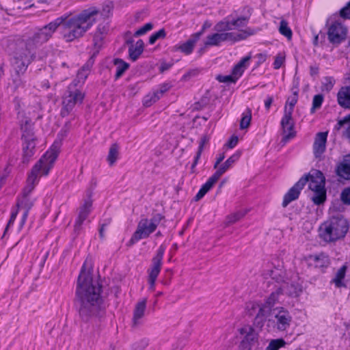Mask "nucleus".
<instances>
[{"label": "nucleus", "instance_id": "1", "mask_svg": "<svg viewBox=\"0 0 350 350\" xmlns=\"http://www.w3.org/2000/svg\"><path fill=\"white\" fill-rule=\"evenodd\" d=\"M87 261L83 265L78 277L76 295L79 302V315L83 321L100 319L105 315L100 297L101 286L92 278L90 269H86Z\"/></svg>", "mask_w": 350, "mask_h": 350}, {"label": "nucleus", "instance_id": "2", "mask_svg": "<svg viewBox=\"0 0 350 350\" xmlns=\"http://www.w3.org/2000/svg\"><path fill=\"white\" fill-rule=\"evenodd\" d=\"M68 128H63L57 134V139L53 142L51 148L39 159L33 165L27 176V186L26 193L30 192L39 181L42 176H47L49 171L53 167L54 163L60 152L62 142L67 136Z\"/></svg>", "mask_w": 350, "mask_h": 350}, {"label": "nucleus", "instance_id": "3", "mask_svg": "<svg viewBox=\"0 0 350 350\" xmlns=\"http://www.w3.org/2000/svg\"><path fill=\"white\" fill-rule=\"evenodd\" d=\"M98 13L96 9L90 8L72 17L64 15L57 18L62 20V36L64 40L70 42L83 37L94 23Z\"/></svg>", "mask_w": 350, "mask_h": 350}, {"label": "nucleus", "instance_id": "4", "mask_svg": "<svg viewBox=\"0 0 350 350\" xmlns=\"http://www.w3.org/2000/svg\"><path fill=\"white\" fill-rule=\"evenodd\" d=\"M349 230V223L342 216L332 217L323 222L319 228L320 237L327 243L343 239Z\"/></svg>", "mask_w": 350, "mask_h": 350}, {"label": "nucleus", "instance_id": "5", "mask_svg": "<svg viewBox=\"0 0 350 350\" xmlns=\"http://www.w3.org/2000/svg\"><path fill=\"white\" fill-rule=\"evenodd\" d=\"M37 46L29 38L16 43L14 52L13 66L17 75L23 74L29 64L35 57Z\"/></svg>", "mask_w": 350, "mask_h": 350}, {"label": "nucleus", "instance_id": "6", "mask_svg": "<svg viewBox=\"0 0 350 350\" xmlns=\"http://www.w3.org/2000/svg\"><path fill=\"white\" fill-rule=\"evenodd\" d=\"M85 96V92L77 88L75 81H72L62 96L61 116H68L76 106L83 103Z\"/></svg>", "mask_w": 350, "mask_h": 350}, {"label": "nucleus", "instance_id": "7", "mask_svg": "<svg viewBox=\"0 0 350 350\" xmlns=\"http://www.w3.org/2000/svg\"><path fill=\"white\" fill-rule=\"evenodd\" d=\"M303 177L308 178V187L314 193L312 198V202L317 205L323 204L326 200L325 178L323 174L314 170Z\"/></svg>", "mask_w": 350, "mask_h": 350}, {"label": "nucleus", "instance_id": "8", "mask_svg": "<svg viewBox=\"0 0 350 350\" xmlns=\"http://www.w3.org/2000/svg\"><path fill=\"white\" fill-rule=\"evenodd\" d=\"M162 219L163 216L160 214L155 215L151 219H142L139 221L137 229L133 234L127 245L130 247L139 240L148 238L150 234L155 231Z\"/></svg>", "mask_w": 350, "mask_h": 350}, {"label": "nucleus", "instance_id": "9", "mask_svg": "<svg viewBox=\"0 0 350 350\" xmlns=\"http://www.w3.org/2000/svg\"><path fill=\"white\" fill-rule=\"evenodd\" d=\"M255 33L254 29L247 28L241 33L235 32H223L217 31L213 34L208 35L204 42L205 46H219L221 42L226 41L237 42L244 40L248 36L254 35Z\"/></svg>", "mask_w": 350, "mask_h": 350}, {"label": "nucleus", "instance_id": "10", "mask_svg": "<svg viewBox=\"0 0 350 350\" xmlns=\"http://www.w3.org/2000/svg\"><path fill=\"white\" fill-rule=\"evenodd\" d=\"M22 137L24 139L23 147V162L28 163L29 159L34 154L36 147V137L33 132L32 126L26 120L25 124L21 123Z\"/></svg>", "mask_w": 350, "mask_h": 350}, {"label": "nucleus", "instance_id": "11", "mask_svg": "<svg viewBox=\"0 0 350 350\" xmlns=\"http://www.w3.org/2000/svg\"><path fill=\"white\" fill-rule=\"evenodd\" d=\"M62 21V19H55L47 25L38 28L29 38L37 47L47 42L61 26Z\"/></svg>", "mask_w": 350, "mask_h": 350}, {"label": "nucleus", "instance_id": "12", "mask_svg": "<svg viewBox=\"0 0 350 350\" xmlns=\"http://www.w3.org/2000/svg\"><path fill=\"white\" fill-rule=\"evenodd\" d=\"M165 250V248L163 245L159 247L157 254L152 259L150 267L147 270L149 289L152 291H154L156 280L161 270Z\"/></svg>", "mask_w": 350, "mask_h": 350}, {"label": "nucleus", "instance_id": "13", "mask_svg": "<svg viewBox=\"0 0 350 350\" xmlns=\"http://www.w3.org/2000/svg\"><path fill=\"white\" fill-rule=\"evenodd\" d=\"M242 340L240 344L241 350H251L258 342V332L250 325H244L239 329Z\"/></svg>", "mask_w": 350, "mask_h": 350}, {"label": "nucleus", "instance_id": "14", "mask_svg": "<svg viewBox=\"0 0 350 350\" xmlns=\"http://www.w3.org/2000/svg\"><path fill=\"white\" fill-rule=\"evenodd\" d=\"M347 28L339 21L332 22L327 29L328 40L332 44H338L345 40Z\"/></svg>", "mask_w": 350, "mask_h": 350}, {"label": "nucleus", "instance_id": "15", "mask_svg": "<svg viewBox=\"0 0 350 350\" xmlns=\"http://www.w3.org/2000/svg\"><path fill=\"white\" fill-rule=\"evenodd\" d=\"M273 315L278 329L284 331L290 327L292 317L286 310L283 308L273 309Z\"/></svg>", "mask_w": 350, "mask_h": 350}, {"label": "nucleus", "instance_id": "16", "mask_svg": "<svg viewBox=\"0 0 350 350\" xmlns=\"http://www.w3.org/2000/svg\"><path fill=\"white\" fill-rule=\"evenodd\" d=\"M146 302L147 299L144 298L135 304L131 322L132 327L137 328L143 324L146 309Z\"/></svg>", "mask_w": 350, "mask_h": 350}, {"label": "nucleus", "instance_id": "17", "mask_svg": "<svg viewBox=\"0 0 350 350\" xmlns=\"http://www.w3.org/2000/svg\"><path fill=\"white\" fill-rule=\"evenodd\" d=\"M292 114L293 113L284 112V116L281 120V126L284 135L282 140L284 142H287L295 135Z\"/></svg>", "mask_w": 350, "mask_h": 350}, {"label": "nucleus", "instance_id": "18", "mask_svg": "<svg viewBox=\"0 0 350 350\" xmlns=\"http://www.w3.org/2000/svg\"><path fill=\"white\" fill-rule=\"evenodd\" d=\"M308 180L306 177H301L299 181L288 190L285 194L282 202V206L284 207H286L291 202L298 198L300 191L304 188Z\"/></svg>", "mask_w": 350, "mask_h": 350}, {"label": "nucleus", "instance_id": "19", "mask_svg": "<svg viewBox=\"0 0 350 350\" xmlns=\"http://www.w3.org/2000/svg\"><path fill=\"white\" fill-rule=\"evenodd\" d=\"M92 207V200L91 199L85 200L83 204L79 208V214L75 221L74 230L76 233L81 229L83 221L87 219Z\"/></svg>", "mask_w": 350, "mask_h": 350}, {"label": "nucleus", "instance_id": "20", "mask_svg": "<svg viewBox=\"0 0 350 350\" xmlns=\"http://www.w3.org/2000/svg\"><path fill=\"white\" fill-rule=\"evenodd\" d=\"M27 186V180L26 181V185L23 189L24 198L21 200V202L20 203L17 204L18 210H19V209L24 210V212L23 214V217H22L21 225H20L21 228H22L23 226V225L26 221V219L27 217L29 211L33 206V202L31 201L29 199H28L27 197L34 189H33L30 192L26 193L25 189H26ZM33 188H35V187Z\"/></svg>", "mask_w": 350, "mask_h": 350}, {"label": "nucleus", "instance_id": "21", "mask_svg": "<svg viewBox=\"0 0 350 350\" xmlns=\"http://www.w3.org/2000/svg\"><path fill=\"white\" fill-rule=\"evenodd\" d=\"M327 132L318 133L316 135L313 150L314 156L318 158L325 152Z\"/></svg>", "mask_w": 350, "mask_h": 350}, {"label": "nucleus", "instance_id": "22", "mask_svg": "<svg viewBox=\"0 0 350 350\" xmlns=\"http://www.w3.org/2000/svg\"><path fill=\"white\" fill-rule=\"evenodd\" d=\"M108 27L105 24L98 25L94 35V46L96 49V53H98L103 45L105 35L107 34Z\"/></svg>", "mask_w": 350, "mask_h": 350}, {"label": "nucleus", "instance_id": "23", "mask_svg": "<svg viewBox=\"0 0 350 350\" xmlns=\"http://www.w3.org/2000/svg\"><path fill=\"white\" fill-rule=\"evenodd\" d=\"M220 178L214 173L207 181L201 187L200 191L195 196V200L198 201L202 198L206 193H208L213 185L218 181Z\"/></svg>", "mask_w": 350, "mask_h": 350}, {"label": "nucleus", "instance_id": "24", "mask_svg": "<svg viewBox=\"0 0 350 350\" xmlns=\"http://www.w3.org/2000/svg\"><path fill=\"white\" fill-rule=\"evenodd\" d=\"M202 34V31L193 34L187 42L179 45L177 49L186 55L190 54Z\"/></svg>", "mask_w": 350, "mask_h": 350}, {"label": "nucleus", "instance_id": "25", "mask_svg": "<svg viewBox=\"0 0 350 350\" xmlns=\"http://www.w3.org/2000/svg\"><path fill=\"white\" fill-rule=\"evenodd\" d=\"M240 152H237L230 157L224 163L216 169L215 174L221 178V176L230 168L232 167L233 164L239 159Z\"/></svg>", "mask_w": 350, "mask_h": 350}, {"label": "nucleus", "instance_id": "26", "mask_svg": "<svg viewBox=\"0 0 350 350\" xmlns=\"http://www.w3.org/2000/svg\"><path fill=\"white\" fill-rule=\"evenodd\" d=\"M337 99L342 107L350 109V87L342 88L338 92Z\"/></svg>", "mask_w": 350, "mask_h": 350}, {"label": "nucleus", "instance_id": "27", "mask_svg": "<svg viewBox=\"0 0 350 350\" xmlns=\"http://www.w3.org/2000/svg\"><path fill=\"white\" fill-rule=\"evenodd\" d=\"M336 172L339 176L346 180H350V155L347 156L343 162L338 166Z\"/></svg>", "mask_w": 350, "mask_h": 350}, {"label": "nucleus", "instance_id": "28", "mask_svg": "<svg viewBox=\"0 0 350 350\" xmlns=\"http://www.w3.org/2000/svg\"><path fill=\"white\" fill-rule=\"evenodd\" d=\"M250 56L243 57L238 64L233 68L232 75L237 80L243 73L245 69L247 68L250 60Z\"/></svg>", "mask_w": 350, "mask_h": 350}, {"label": "nucleus", "instance_id": "29", "mask_svg": "<svg viewBox=\"0 0 350 350\" xmlns=\"http://www.w3.org/2000/svg\"><path fill=\"white\" fill-rule=\"evenodd\" d=\"M347 269V266L344 265L336 271L334 278L332 280V282L335 284L336 288L346 287V284L344 282V278L345 277Z\"/></svg>", "mask_w": 350, "mask_h": 350}, {"label": "nucleus", "instance_id": "30", "mask_svg": "<svg viewBox=\"0 0 350 350\" xmlns=\"http://www.w3.org/2000/svg\"><path fill=\"white\" fill-rule=\"evenodd\" d=\"M286 287H287V285L280 286L275 292H273L267 299L265 304L269 306L272 309V307L275 305V304L280 301L282 292Z\"/></svg>", "mask_w": 350, "mask_h": 350}, {"label": "nucleus", "instance_id": "31", "mask_svg": "<svg viewBox=\"0 0 350 350\" xmlns=\"http://www.w3.org/2000/svg\"><path fill=\"white\" fill-rule=\"evenodd\" d=\"M252 309L254 310H257L256 316L259 317L260 318H262L264 319H267L269 314L272 312L273 313V309H271L269 306H267L266 304H254L252 306Z\"/></svg>", "mask_w": 350, "mask_h": 350}, {"label": "nucleus", "instance_id": "32", "mask_svg": "<svg viewBox=\"0 0 350 350\" xmlns=\"http://www.w3.org/2000/svg\"><path fill=\"white\" fill-rule=\"evenodd\" d=\"M144 42L139 40L135 45H131L129 49V57L133 61H135L143 51Z\"/></svg>", "mask_w": 350, "mask_h": 350}, {"label": "nucleus", "instance_id": "33", "mask_svg": "<svg viewBox=\"0 0 350 350\" xmlns=\"http://www.w3.org/2000/svg\"><path fill=\"white\" fill-rule=\"evenodd\" d=\"M90 66L89 64L83 66L77 72V78L73 81L78 85H81L85 82L90 74Z\"/></svg>", "mask_w": 350, "mask_h": 350}, {"label": "nucleus", "instance_id": "34", "mask_svg": "<svg viewBox=\"0 0 350 350\" xmlns=\"http://www.w3.org/2000/svg\"><path fill=\"white\" fill-rule=\"evenodd\" d=\"M246 213V211H238L228 215L224 221L225 227H228L239 221L245 215Z\"/></svg>", "mask_w": 350, "mask_h": 350}, {"label": "nucleus", "instance_id": "35", "mask_svg": "<svg viewBox=\"0 0 350 350\" xmlns=\"http://www.w3.org/2000/svg\"><path fill=\"white\" fill-rule=\"evenodd\" d=\"M214 29L216 31L223 33L227 32L233 29L230 20L228 18H226L224 20L218 22L214 27Z\"/></svg>", "mask_w": 350, "mask_h": 350}, {"label": "nucleus", "instance_id": "36", "mask_svg": "<svg viewBox=\"0 0 350 350\" xmlns=\"http://www.w3.org/2000/svg\"><path fill=\"white\" fill-rule=\"evenodd\" d=\"M114 64L116 66V78L118 79L129 68V64L120 59H114Z\"/></svg>", "mask_w": 350, "mask_h": 350}, {"label": "nucleus", "instance_id": "37", "mask_svg": "<svg viewBox=\"0 0 350 350\" xmlns=\"http://www.w3.org/2000/svg\"><path fill=\"white\" fill-rule=\"evenodd\" d=\"M279 32L285 36L288 40L292 38V31L291 28L288 27V24L286 21L282 20L280 21V27H279Z\"/></svg>", "mask_w": 350, "mask_h": 350}, {"label": "nucleus", "instance_id": "38", "mask_svg": "<svg viewBox=\"0 0 350 350\" xmlns=\"http://www.w3.org/2000/svg\"><path fill=\"white\" fill-rule=\"evenodd\" d=\"M159 99L160 95L157 94L155 92L152 93H149L144 96L143 99V105L144 106L148 107L151 106L152 104L156 103Z\"/></svg>", "mask_w": 350, "mask_h": 350}, {"label": "nucleus", "instance_id": "39", "mask_svg": "<svg viewBox=\"0 0 350 350\" xmlns=\"http://www.w3.org/2000/svg\"><path fill=\"white\" fill-rule=\"evenodd\" d=\"M252 120V111L250 109H247V111L243 113L241 122H240V129H247L251 122Z\"/></svg>", "mask_w": 350, "mask_h": 350}, {"label": "nucleus", "instance_id": "40", "mask_svg": "<svg viewBox=\"0 0 350 350\" xmlns=\"http://www.w3.org/2000/svg\"><path fill=\"white\" fill-rule=\"evenodd\" d=\"M310 259L314 262V265L317 267H325L327 266L329 263L327 256L323 254L319 256H312L310 257Z\"/></svg>", "mask_w": 350, "mask_h": 350}, {"label": "nucleus", "instance_id": "41", "mask_svg": "<svg viewBox=\"0 0 350 350\" xmlns=\"http://www.w3.org/2000/svg\"><path fill=\"white\" fill-rule=\"evenodd\" d=\"M118 157V148L117 145L113 144L111 146L107 156V161L110 165H113Z\"/></svg>", "mask_w": 350, "mask_h": 350}, {"label": "nucleus", "instance_id": "42", "mask_svg": "<svg viewBox=\"0 0 350 350\" xmlns=\"http://www.w3.org/2000/svg\"><path fill=\"white\" fill-rule=\"evenodd\" d=\"M230 22L233 29L239 30V33H241L243 30H240V29L246 26L247 18L246 17H239L235 20L230 21Z\"/></svg>", "mask_w": 350, "mask_h": 350}, {"label": "nucleus", "instance_id": "43", "mask_svg": "<svg viewBox=\"0 0 350 350\" xmlns=\"http://www.w3.org/2000/svg\"><path fill=\"white\" fill-rule=\"evenodd\" d=\"M286 342L282 338L271 340L265 350H279L284 347Z\"/></svg>", "mask_w": 350, "mask_h": 350}, {"label": "nucleus", "instance_id": "44", "mask_svg": "<svg viewBox=\"0 0 350 350\" xmlns=\"http://www.w3.org/2000/svg\"><path fill=\"white\" fill-rule=\"evenodd\" d=\"M284 273L282 269H280L278 268H274L273 269H271L270 271H269V273H268V274L269 275V277L271 279H273L278 282L283 280Z\"/></svg>", "mask_w": 350, "mask_h": 350}, {"label": "nucleus", "instance_id": "45", "mask_svg": "<svg viewBox=\"0 0 350 350\" xmlns=\"http://www.w3.org/2000/svg\"><path fill=\"white\" fill-rule=\"evenodd\" d=\"M209 138L204 135L201 138L200 144L199 146V148L196 154V157L195 158V160L193 161V163L192 164L191 168L193 169L195 166L196 165L201 155V153L203 150L204 146L208 142Z\"/></svg>", "mask_w": 350, "mask_h": 350}, {"label": "nucleus", "instance_id": "46", "mask_svg": "<svg viewBox=\"0 0 350 350\" xmlns=\"http://www.w3.org/2000/svg\"><path fill=\"white\" fill-rule=\"evenodd\" d=\"M297 102V94L295 93L293 97L288 98L286 101V104L284 107V112L293 113L294 106Z\"/></svg>", "mask_w": 350, "mask_h": 350}, {"label": "nucleus", "instance_id": "47", "mask_svg": "<svg viewBox=\"0 0 350 350\" xmlns=\"http://www.w3.org/2000/svg\"><path fill=\"white\" fill-rule=\"evenodd\" d=\"M165 31L164 29H160L159 31L153 33L149 38V43L153 44L158 39L164 38L165 37Z\"/></svg>", "mask_w": 350, "mask_h": 350}, {"label": "nucleus", "instance_id": "48", "mask_svg": "<svg viewBox=\"0 0 350 350\" xmlns=\"http://www.w3.org/2000/svg\"><path fill=\"white\" fill-rule=\"evenodd\" d=\"M323 100V97L321 94L315 95L312 100V107L311 109L312 113L314 112L315 109L320 108Z\"/></svg>", "mask_w": 350, "mask_h": 350}, {"label": "nucleus", "instance_id": "49", "mask_svg": "<svg viewBox=\"0 0 350 350\" xmlns=\"http://www.w3.org/2000/svg\"><path fill=\"white\" fill-rule=\"evenodd\" d=\"M153 27V25L151 23H146L143 27L137 30L134 36L137 37L145 34L146 32L150 31Z\"/></svg>", "mask_w": 350, "mask_h": 350}, {"label": "nucleus", "instance_id": "50", "mask_svg": "<svg viewBox=\"0 0 350 350\" xmlns=\"http://www.w3.org/2000/svg\"><path fill=\"white\" fill-rule=\"evenodd\" d=\"M341 200L345 204H350V187L345 189L341 193Z\"/></svg>", "mask_w": 350, "mask_h": 350}, {"label": "nucleus", "instance_id": "51", "mask_svg": "<svg viewBox=\"0 0 350 350\" xmlns=\"http://www.w3.org/2000/svg\"><path fill=\"white\" fill-rule=\"evenodd\" d=\"M265 321H266L265 319H264L262 318H260L259 317L256 315L254 320V327H254L255 329L258 330V332H259V331L264 326Z\"/></svg>", "mask_w": 350, "mask_h": 350}, {"label": "nucleus", "instance_id": "52", "mask_svg": "<svg viewBox=\"0 0 350 350\" xmlns=\"http://www.w3.org/2000/svg\"><path fill=\"white\" fill-rule=\"evenodd\" d=\"M217 79L219 82H222V83H228V82L235 83V81H237V79L234 77V76L232 75H226V76L219 75L217 77Z\"/></svg>", "mask_w": 350, "mask_h": 350}, {"label": "nucleus", "instance_id": "53", "mask_svg": "<svg viewBox=\"0 0 350 350\" xmlns=\"http://www.w3.org/2000/svg\"><path fill=\"white\" fill-rule=\"evenodd\" d=\"M334 79L332 77H327L324 79L323 88L325 90L329 91L334 86Z\"/></svg>", "mask_w": 350, "mask_h": 350}, {"label": "nucleus", "instance_id": "54", "mask_svg": "<svg viewBox=\"0 0 350 350\" xmlns=\"http://www.w3.org/2000/svg\"><path fill=\"white\" fill-rule=\"evenodd\" d=\"M285 56L283 54H278L274 62V68L279 69L284 62Z\"/></svg>", "mask_w": 350, "mask_h": 350}, {"label": "nucleus", "instance_id": "55", "mask_svg": "<svg viewBox=\"0 0 350 350\" xmlns=\"http://www.w3.org/2000/svg\"><path fill=\"white\" fill-rule=\"evenodd\" d=\"M340 14L344 18H350V1L345 7L341 9Z\"/></svg>", "mask_w": 350, "mask_h": 350}, {"label": "nucleus", "instance_id": "56", "mask_svg": "<svg viewBox=\"0 0 350 350\" xmlns=\"http://www.w3.org/2000/svg\"><path fill=\"white\" fill-rule=\"evenodd\" d=\"M111 10H112V5L110 3L105 5L103 7V9H102V11H101V14L104 17L107 18L111 14Z\"/></svg>", "mask_w": 350, "mask_h": 350}, {"label": "nucleus", "instance_id": "57", "mask_svg": "<svg viewBox=\"0 0 350 350\" xmlns=\"http://www.w3.org/2000/svg\"><path fill=\"white\" fill-rule=\"evenodd\" d=\"M170 88L171 85L169 83H163L160 86L159 90L156 91L155 92L160 95L161 98L165 92H166L170 89Z\"/></svg>", "mask_w": 350, "mask_h": 350}, {"label": "nucleus", "instance_id": "58", "mask_svg": "<svg viewBox=\"0 0 350 350\" xmlns=\"http://www.w3.org/2000/svg\"><path fill=\"white\" fill-rule=\"evenodd\" d=\"M239 139L237 136H232L227 143V146L229 148H233L238 143Z\"/></svg>", "mask_w": 350, "mask_h": 350}, {"label": "nucleus", "instance_id": "59", "mask_svg": "<svg viewBox=\"0 0 350 350\" xmlns=\"http://www.w3.org/2000/svg\"><path fill=\"white\" fill-rule=\"evenodd\" d=\"M350 122V113L345 116L342 120L338 121L337 126H336V129L339 130L345 124Z\"/></svg>", "mask_w": 350, "mask_h": 350}, {"label": "nucleus", "instance_id": "60", "mask_svg": "<svg viewBox=\"0 0 350 350\" xmlns=\"http://www.w3.org/2000/svg\"><path fill=\"white\" fill-rule=\"evenodd\" d=\"M225 158V154L221 153L220 154L216 159L215 163L213 165V168L216 170L221 164V163L223 161V160Z\"/></svg>", "mask_w": 350, "mask_h": 350}, {"label": "nucleus", "instance_id": "61", "mask_svg": "<svg viewBox=\"0 0 350 350\" xmlns=\"http://www.w3.org/2000/svg\"><path fill=\"white\" fill-rule=\"evenodd\" d=\"M273 101V96H268L267 99L265 100V107L267 110H269L271 107V105Z\"/></svg>", "mask_w": 350, "mask_h": 350}, {"label": "nucleus", "instance_id": "62", "mask_svg": "<svg viewBox=\"0 0 350 350\" xmlns=\"http://www.w3.org/2000/svg\"><path fill=\"white\" fill-rule=\"evenodd\" d=\"M171 66H172V64H170L163 62L161 64L159 70H160L161 72H163L164 71L168 70L171 67Z\"/></svg>", "mask_w": 350, "mask_h": 350}, {"label": "nucleus", "instance_id": "63", "mask_svg": "<svg viewBox=\"0 0 350 350\" xmlns=\"http://www.w3.org/2000/svg\"><path fill=\"white\" fill-rule=\"evenodd\" d=\"M319 72V68L317 67V66H310V73L311 75V76H315L318 74Z\"/></svg>", "mask_w": 350, "mask_h": 350}, {"label": "nucleus", "instance_id": "64", "mask_svg": "<svg viewBox=\"0 0 350 350\" xmlns=\"http://www.w3.org/2000/svg\"><path fill=\"white\" fill-rule=\"evenodd\" d=\"M16 215H17V212H15V213H12V215H11L10 219V220H9V221H8V225H7V227H6L5 230L8 229V228L11 224H13V222H14V219H16Z\"/></svg>", "mask_w": 350, "mask_h": 350}]
</instances>
